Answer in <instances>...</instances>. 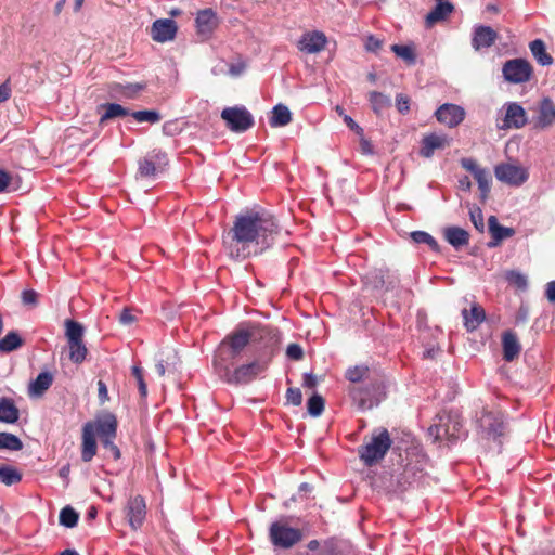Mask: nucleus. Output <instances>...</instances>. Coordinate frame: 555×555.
<instances>
[{
  "label": "nucleus",
  "instance_id": "47",
  "mask_svg": "<svg viewBox=\"0 0 555 555\" xmlns=\"http://www.w3.org/2000/svg\"><path fill=\"white\" fill-rule=\"evenodd\" d=\"M131 116L138 122L156 124V122H158L162 119L160 114L157 111H154V109H145V111L131 112Z\"/></svg>",
  "mask_w": 555,
  "mask_h": 555
},
{
  "label": "nucleus",
  "instance_id": "54",
  "mask_svg": "<svg viewBox=\"0 0 555 555\" xmlns=\"http://www.w3.org/2000/svg\"><path fill=\"white\" fill-rule=\"evenodd\" d=\"M101 443L104 449L108 450L112 453L114 460H119L121 456L119 448L115 444V438H108L101 440Z\"/></svg>",
  "mask_w": 555,
  "mask_h": 555
},
{
  "label": "nucleus",
  "instance_id": "5",
  "mask_svg": "<svg viewBox=\"0 0 555 555\" xmlns=\"http://www.w3.org/2000/svg\"><path fill=\"white\" fill-rule=\"evenodd\" d=\"M391 443L388 430L382 428L377 434H373L369 443L359 449V457L366 466H372L384 459Z\"/></svg>",
  "mask_w": 555,
  "mask_h": 555
},
{
  "label": "nucleus",
  "instance_id": "60",
  "mask_svg": "<svg viewBox=\"0 0 555 555\" xmlns=\"http://www.w3.org/2000/svg\"><path fill=\"white\" fill-rule=\"evenodd\" d=\"M134 321H135V318L132 314L131 310L129 308H124L119 315V322L124 325H130Z\"/></svg>",
  "mask_w": 555,
  "mask_h": 555
},
{
  "label": "nucleus",
  "instance_id": "40",
  "mask_svg": "<svg viewBox=\"0 0 555 555\" xmlns=\"http://www.w3.org/2000/svg\"><path fill=\"white\" fill-rule=\"evenodd\" d=\"M85 327L78 321L67 319L65 321V336L67 343L83 339Z\"/></svg>",
  "mask_w": 555,
  "mask_h": 555
},
{
  "label": "nucleus",
  "instance_id": "14",
  "mask_svg": "<svg viewBox=\"0 0 555 555\" xmlns=\"http://www.w3.org/2000/svg\"><path fill=\"white\" fill-rule=\"evenodd\" d=\"M555 124V103L548 96H544L538 104L537 115L533 117V129L545 130Z\"/></svg>",
  "mask_w": 555,
  "mask_h": 555
},
{
  "label": "nucleus",
  "instance_id": "2",
  "mask_svg": "<svg viewBox=\"0 0 555 555\" xmlns=\"http://www.w3.org/2000/svg\"><path fill=\"white\" fill-rule=\"evenodd\" d=\"M233 362H225V359L214 358L212 365L216 373L228 384L245 385L253 382L260 373L264 372L267 365L264 362L251 361L231 370Z\"/></svg>",
  "mask_w": 555,
  "mask_h": 555
},
{
  "label": "nucleus",
  "instance_id": "61",
  "mask_svg": "<svg viewBox=\"0 0 555 555\" xmlns=\"http://www.w3.org/2000/svg\"><path fill=\"white\" fill-rule=\"evenodd\" d=\"M344 121L349 129H351L359 135H363V128H361L351 116L345 114Z\"/></svg>",
  "mask_w": 555,
  "mask_h": 555
},
{
  "label": "nucleus",
  "instance_id": "10",
  "mask_svg": "<svg viewBox=\"0 0 555 555\" xmlns=\"http://www.w3.org/2000/svg\"><path fill=\"white\" fill-rule=\"evenodd\" d=\"M479 428L488 438L501 443V437L505 435L506 422L504 415L500 412H482L478 418Z\"/></svg>",
  "mask_w": 555,
  "mask_h": 555
},
{
  "label": "nucleus",
  "instance_id": "44",
  "mask_svg": "<svg viewBox=\"0 0 555 555\" xmlns=\"http://www.w3.org/2000/svg\"><path fill=\"white\" fill-rule=\"evenodd\" d=\"M79 514L72 506H65L61 509L59 515L60 525L65 528H74L77 526Z\"/></svg>",
  "mask_w": 555,
  "mask_h": 555
},
{
  "label": "nucleus",
  "instance_id": "18",
  "mask_svg": "<svg viewBox=\"0 0 555 555\" xmlns=\"http://www.w3.org/2000/svg\"><path fill=\"white\" fill-rule=\"evenodd\" d=\"M126 515L131 529L138 530L141 528L146 515V505L143 496L137 495L129 499Z\"/></svg>",
  "mask_w": 555,
  "mask_h": 555
},
{
  "label": "nucleus",
  "instance_id": "56",
  "mask_svg": "<svg viewBox=\"0 0 555 555\" xmlns=\"http://www.w3.org/2000/svg\"><path fill=\"white\" fill-rule=\"evenodd\" d=\"M246 63L242 60L231 63L229 65V75L232 77H240L246 70Z\"/></svg>",
  "mask_w": 555,
  "mask_h": 555
},
{
  "label": "nucleus",
  "instance_id": "34",
  "mask_svg": "<svg viewBox=\"0 0 555 555\" xmlns=\"http://www.w3.org/2000/svg\"><path fill=\"white\" fill-rule=\"evenodd\" d=\"M23 338L16 331H10L4 337L0 338V352L9 353L23 346Z\"/></svg>",
  "mask_w": 555,
  "mask_h": 555
},
{
  "label": "nucleus",
  "instance_id": "38",
  "mask_svg": "<svg viewBox=\"0 0 555 555\" xmlns=\"http://www.w3.org/2000/svg\"><path fill=\"white\" fill-rule=\"evenodd\" d=\"M22 473L11 466V465H2L0 466V482L10 487L18 483L22 480Z\"/></svg>",
  "mask_w": 555,
  "mask_h": 555
},
{
  "label": "nucleus",
  "instance_id": "6",
  "mask_svg": "<svg viewBox=\"0 0 555 555\" xmlns=\"http://www.w3.org/2000/svg\"><path fill=\"white\" fill-rule=\"evenodd\" d=\"M349 395L353 403L361 411H369L377 406L385 398L384 386L382 383L375 382L364 387H351Z\"/></svg>",
  "mask_w": 555,
  "mask_h": 555
},
{
  "label": "nucleus",
  "instance_id": "25",
  "mask_svg": "<svg viewBox=\"0 0 555 555\" xmlns=\"http://www.w3.org/2000/svg\"><path fill=\"white\" fill-rule=\"evenodd\" d=\"M443 236L444 240L456 250L469 243V233L461 227L452 225L446 228Z\"/></svg>",
  "mask_w": 555,
  "mask_h": 555
},
{
  "label": "nucleus",
  "instance_id": "58",
  "mask_svg": "<svg viewBox=\"0 0 555 555\" xmlns=\"http://www.w3.org/2000/svg\"><path fill=\"white\" fill-rule=\"evenodd\" d=\"M38 294L34 289H24L22 292V301L25 305H35L37 304Z\"/></svg>",
  "mask_w": 555,
  "mask_h": 555
},
{
  "label": "nucleus",
  "instance_id": "12",
  "mask_svg": "<svg viewBox=\"0 0 555 555\" xmlns=\"http://www.w3.org/2000/svg\"><path fill=\"white\" fill-rule=\"evenodd\" d=\"M503 115L502 122L496 124L499 129H520L528 122L525 108L517 102H507L500 109Z\"/></svg>",
  "mask_w": 555,
  "mask_h": 555
},
{
  "label": "nucleus",
  "instance_id": "22",
  "mask_svg": "<svg viewBox=\"0 0 555 555\" xmlns=\"http://www.w3.org/2000/svg\"><path fill=\"white\" fill-rule=\"evenodd\" d=\"M488 228L491 234V240L487 243V246L489 248L498 247L503 240L509 238L515 235V230L509 227L501 225L495 216L489 217Z\"/></svg>",
  "mask_w": 555,
  "mask_h": 555
},
{
  "label": "nucleus",
  "instance_id": "64",
  "mask_svg": "<svg viewBox=\"0 0 555 555\" xmlns=\"http://www.w3.org/2000/svg\"><path fill=\"white\" fill-rule=\"evenodd\" d=\"M545 296L550 302H555V280L546 284Z\"/></svg>",
  "mask_w": 555,
  "mask_h": 555
},
{
  "label": "nucleus",
  "instance_id": "41",
  "mask_svg": "<svg viewBox=\"0 0 555 555\" xmlns=\"http://www.w3.org/2000/svg\"><path fill=\"white\" fill-rule=\"evenodd\" d=\"M474 178L477 181L478 188L480 190V201L485 203L491 190L492 177L490 172L483 168Z\"/></svg>",
  "mask_w": 555,
  "mask_h": 555
},
{
  "label": "nucleus",
  "instance_id": "24",
  "mask_svg": "<svg viewBox=\"0 0 555 555\" xmlns=\"http://www.w3.org/2000/svg\"><path fill=\"white\" fill-rule=\"evenodd\" d=\"M496 31L485 25L475 26L472 38L473 48L478 51L483 48H490L496 40Z\"/></svg>",
  "mask_w": 555,
  "mask_h": 555
},
{
  "label": "nucleus",
  "instance_id": "37",
  "mask_svg": "<svg viewBox=\"0 0 555 555\" xmlns=\"http://www.w3.org/2000/svg\"><path fill=\"white\" fill-rule=\"evenodd\" d=\"M68 358L75 364H81L88 354L83 339L68 343Z\"/></svg>",
  "mask_w": 555,
  "mask_h": 555
},
{
  "label": "nucleus",
  "instance_id": "55",
  "mask_svg": "<svg viewBox=\"0 0 555 555\" xmlns=\"http://www.w3.org/2000/svg\"><path fill=\"white\" fill-rule=\"evenodd\" d=\"M461 166L469 171L474 177L483 169L477 165L474 158L470 157L462 158Z\"/></svg>",
  "mask_w": 555,
  "mask_h": 555
},
{
  "label": "nucleus",
  "instance_id": "7",
  "mask_svg": "<svg viewBox=\"0 0 555 555\" xmlns=\"http://www.w3.org/2000/svg\"><path fill=\"white\" fill-rule=\"evenodd\" d=\"M221 118L235 133H244L255 124L253 115L245 106L225 107L221 112Z\"/></svg>",
  "mask_w": 555,
  "mask_h": 555
},
{
  "label": "nucleus",
  "instance_id": "17",
  "mask_svg": "<svg viewBox=\"0 0 555 555\" xmlns=\"http://www.w3.org/2000/svg\"><path fill=\"white\" fill-rule=\"evenodd\" d=\"M166 164V153L153 151L139 162V173L144 178L154 177Z\"/></svg>",
  "mask_w": 555,
  "mask_h": 555
},
{
  "label": "nucleus",
  "instance_id": "48",
  "mask_svg": "<svg viewBox=\"0 0 555 555\" xmlns=\"http://www.w3.org/2000/svg\"><path fill=\"white\" fill-rule=\"evenodd\" d=\"M308 413L312 417H318L324 410V400L319 393H314L307 401Z\"/></svg>",
  "mask_w": 555,
  "mask_h": 555
},
{
  "label": "nucleus",
  "instance_id": "13",
  "mask_svg": "<svg viewBox=\"0 0 555 555\" xmlns=\"http://www.w3.org/2000/svg\"><path fill=\"white\" fill-rule=\"evenodd\" d=\"M494 175L500 182L511 186H520L529 178V172L525 167L509 163L498 164L494 167Z\"/></svg>",
  "mask_w": 555,
  "mask_h": 555
},
{
  "label": "nucleus",
  "instance_id": "36",
  "mask_svg": "<svg viewBox=\"0 0 555 555\" xmlns=\"http://www.w3.org/2000/svg\"><path fill=\"white\" fill-rule=\"evenodd\" d=\"M410 237L417 245H421V244L427 245L429 247V249L434 253L440 251V246H439L438 242L436 241V238L426 231H421V230L413 231L410 233Z\"/></svg>",
  "mask_w": 555,
  "mask_h": 555
},
{
  "label": "nucleus",
  "instance_id": "11",
  "mask_svg": "<svg viewBox=\"0 0 555 555\" xmlns=\"http://www.w3.org/2000/svg\"><path fill=\"white\" fill-rule=\"evenodd\" d=\"M414 456L415 461L409 460L398 476V485L402 490L413 487L424 477L426 456L422 453Z\"/></svg>",
  "mask_w": 555,
  "mask_h": 555
},
{
  "label": "nucleus",
  "instance_id": "45",
  "mask_svg": "<svg viewBox=\"0 0 555 555\" xmlns=\"http://www.w3.org/2000/svg\"><path fill=\"white\" fill-rule=\"evenodd\" d=\"M146 87V82H127L118 83L116 90L120 91L124 96L133 99L139 92L145 90Z\"/></svg>",
  "mask_w": 555,
  "mask_h": 555
},
{
  "label": "nucleus",
  "instance_id": "63",
  "mask_svg": "<svg viewBox=\"0 0 555 555\" xmlns=\"http://www.w3.org/2000/svg\"><path fill=\"white\" fill-rule=\"evenodd\" d=\"M98 395H99V400H100L101 403H104V402H106L108 400L107 386L101 379L98 382Z\"/></svg>",
  "mask_w": 555,
  "mask_h": 555
},
{
  "label": "nucleus",
  "instance_id": "26",
  "mask_svg": "<svg viewBox=\"0 0 555 555\" xmlns=\"http://www.w3.org/2000/svg\"><path fill=\"white\" fill-rule=\"evenodd\" d=\"M462 315L464 319V326L468 332L477 330L486 319L485 309L477 304H474L470 310L463 309Z\"/></svg>",
  "mask_w": 555,
  "mask_h": 555
},
{
  "label": "nucleus",
  "instance_id": "20",
  "mask_svg": "<svg viewBox=\"0 0 555 555\" xmlns=\"http://www.w3.org/2000/svg\"><path fill=\"white\" fill-rule=\"evenodd\" d=\"M178 27L171 18H158L152 25L151 36L156 42H167L175 39Z\"/></svg>",
  "mask_w": 555,
  "mask_h": 555
},
{
  "label": "nucleus",
  "instance_id": "30",
  "mask_svg": "<svg viewBox=\"0 0 555 555\" xmlns=\"http://www.w3.org/2000/svg\"><path fill=\"white\" fill-rule=\"evenodd\" d=\"M503 358L505 361H513L520 352V344L515 333L504 332L502 336Z\"/></svg>",
  "mask_w": 555,
  "mask_h": 555
},
{
  "label": "nucleus",
  "instance_id": "49",
  "mask_svg": "<svg viewBox=\"0 0 555 555\" xmlns=\"http://www.w3.org/2000/svg\"><path fill=\"white\" fill-rule=\"evenodd\" d=\"M505 279L509 284L517 286L519 289H526L528 287L527 276L517 270L507 271Z\"/></svg>",
  "mask_w": 555,
  "mask_h": 555
},
{
  "label": "nucleus",
  "instance_id": "39",
  "mask_svg": "<svg viewBox=\"0 0 555 555\" xmlns=\"http://www.w3.org/2000/svg\"><path fill=\"white\" fill-rule=\"evenodd\" d=\"M103 106L105 107V113L100 118V125H103L106 120L112 118L131 115V112L128 108L118 103H107Z\"/></svg>",
  "mask_w": 555,
  "mask_h": 555
},
{
  "label": "nucleus",
  "instance_id": "27",
  "mask_svg": "<svg viewBox=\"0 0 555 555\" xmlns=\"http://www.w3.org/2000/svg\"><path fill=\"white\" fill-rule=\"evenodd\" d=\"M448 143L446 135H440L437 133H429L425 135L422 140V146L420 150V154L426 158L433 156L436 150L443 149Z\"/></svg>",
  "mask_w": 555,
  "mask_h": 555
},
{
  "label": "nucleus",
  "instance_id": "15",
  "mask_svg": "<svg viewBox=\"0 0 555 555\" xmlns=\"http://www.w3.org/2000/svg\"><path fill=\"white\" fill-rule=\"evenodd\" d=\"M327 43L325 34L321 30L306 31L298 40L297 48L307 54H317L324 50Z\"/></svg>",
  "mask_w": 555,
  "mask_h": 555
},
{
  "label": "nucleus",
  "instance_id": "43",
  "mask_svg": "<svg viewBox=\"0 0 555 555\" xmlns=\"http://www.w3.org/2000/svg\"><path fill=\"white\" fill-rule=\"evenodd\" d=\"M391 51L408 65H414L416 63V54L411 46L396 43L391 46Z\"/></svg>",
  "mask_w": 555,
  "mask_h": 555
},
{
  "label": "nucleus",
  "instance_id": "23",
  "mask_svg": "<svg viewBox=\"0 0 555 555\" xmlns=\"http://www.w3.org/2000/svg\"><path fill=\"white\" fill-rule=\"evenodd\" d=\"M96 454L95 430L92 422H87L82 427L81 460L90 462Z\"/></svg>",
  "mask_w": 555,
  "mask_h": 555
},
{
  "label": "nucleus",
  "instance_id": "4",
  "mask_svg": "<svg viewBox=\"0 0 555 555\" xmlns=\"http://www.w3.org/2000/svg\"><path fill=\"white\" fill-rule=\"evenodd\" d=\"M251 332L238 326L235 331L228 334L220 343L214 358L225 359V362H233L251 340Z\"/></svg>",
  "mask_w": 555,
  "mask_h": 555
},
{
  "label": "nucleus",
  "instance_id": "46",
  "mask_svg": "<svg viewBox=\"0 0 555 555\" xmlns=\"http://www.w3.org/2000/svg\"><path fill=\"white\" fill-rule=\"evenodd\" d=\"M369 374V366L364 364H359L354 366H350L345 372V377L350 383H359L363 380Z\"/></svg>",
  "mask_w": 555,
  "mask_h": 555
},
{
  "label": "nucleus",
  "instance_id": "52",
  "mask_svg": "<svg viewBox=\"0 0 555 555\" xmlns=\"http://www.w3.org/2000/svg\"><path fill=\"white\" fill-rule=\"evenodd\" d=\"M286 401L288 404L298 406L302 402V395L299 388L289 387L286 390Z\"/></svg>",
  "mask_w": 555,
  "mask_h": 555
},
{
  "label": "nucleus",
  "instance_id": "9",
  "mask_svg": "<svg viewBox=\"0 0 555 555\" xmlns=\"http://www.w3.org/2000/svg\"><path fill=\"white\" fill-rule=\"evenodd\" d=\"M533 68L531 64L521 57L506 61L502 67L504 79L514 85L524 83L531 79Z\"/></svg>",
  "mask_w": 555,
  "mask_h": 555
},
{
  "label": "nucleus",
  "instance_id": "32",
  "mask_svg": "<svg viewBox=\"0 0 555 555\" xmlns=\"http://www.w3.org/2000/svg\"><path fill=\"white\" fill-rule=\"evenodd\" d=\"M271 114L272 115L269 119L271 127H283L289 124L292 120V113L289 108L282 103L274 105Z\"/></svg>",
  "mask_w": 555,
  "mask_h": 555
},
{
  "label": "nucleus",
  "instance_id": "3",
  "mask_svg": "<svg viewBox=\"0 0 555 555\" xmlns=\"http://www.w3.org/2000/svg\"><path fill=\"white\" fill-rule=\"evenodd\" d=\"M429 435L436 439L446 438L450 442H455L466 437L463 429V422L457 412L442 411L435 417V423L428 428Z\"/></svg>",
  "mask_w": 555,
  "mask_h": 555
},
{
  "label": "nucleus",
  "instance_id": "21",
  "mask_svg": "<svg viewBox=\"0 0 555 555\" xmlns=\"http://www.w3.org/2000/svg\"><path fill=\"white\" fill-rule=\"evenodd\" d=\"M92 423L94 425L95 435L99 436L100 441L108 438H116L118 422L113 413L106 412L99 415Z\"/></svg>",
  "mask_w": 555,
  "mask_h": 555
},
{
  "label": "nucleus",
  "instance_id": "53",
  "mask_svg": "<svg viewBox=\"0 0 555 555\" xmlns=\"http://www.w3.org/2000/svg\"><path fill=\"white\" fill-rule=\"evenodd\" d=\"M396 106L400 114H408L410 111V99L403 93L396 95Z\"/></svg>",
  "mask_w": 555,
  "mask_h": 555
},
{
  "label": "nucleus",
  "instance_id": "19",
  "mask_svg": "<svg viewBox=\"0 0 555 555\" xmlns=\"http://www.w3.org/2000/svg\"><path fill=\"white\" fill-rule=\"evenodd\" d=\"M196 31L203 39L211 37L218 26V17L212 9H204L197 12L195 18Z\"/></svg>",
  "mask_w": 555,
  "mask_h": 555
},
{
  "label": "nucleus",
  "instance_id": "50",
  "mask_svg": "<svg viewBox=\"0 0 555 555\" xmlns=\"http://www.w3.org/2000/svg\"><path fill=\"white\" fill-rule=\"evenodd\" d=\"M131 371H132V375L134 376V378L137 380L141 398H143V399L146 398L147 397V385L144 380L143 370L138 365H133Z\"/></svg>",
  "mask_w": 555,
  "mask_h": 555
},
{
  "label": "nucleus",
  "instance_id": "31",
  "mask_svg": "<svg viewBox=\"0 0 555 555\" xmlns=\"http://www.w3.org/2000/svg\"><path fill=\"white\" fill-rule=\"evenodd\" d=\"M53 375L50 372H41L30 382L28 395L30 397H41L52 385Z\"/></svg>",
  "mask_w": 555,
  "mask_h": 555
},
{
  "label": "nucleus",
  "instance_id": "62",
  "mask_svg": "<svg viewBox=\"0 0 555 555\" xmlns=\"http://www.w3.org/2000/svg\"><path fill=\"white\" fill-rule=\"evenodd\" d=\"M12 90L10 81L7 80L0 85V103L8 101L11 96Z\"/></svg>",
  "mask_w": 555,
  "mask_h": 555
},
{
  "label": "nucleus",
  "instance_id": "57",
  "mask_svg": "<svg viewBox=\"0 0 555 555\" xmlns=\"http://www.w3.org/2000/svg\"><path fill=\"white\" fill-rule=\"evenodd\" d=\"M286 354L289 359L300 360L304 356L302 348L298 344H291L286 348Z\"/></svg>",
  "mask_w": 555,
  "mask_h": 555
},
{
  "label": "nucleus",
  "instance_id": "35",
  "mask_svg": "<svg viewBox=\"0 0 555 555\" xmlns=\"http://www.w3.org/2000/svg\"><path fill=\"white\" fill-rule=\"evenodd\" d=\"M369 102L373 112L377 115H380L386 108L391 106L390 96L378 91H372L369 93Z\"/></svg>",
  "mask_w": 555,
  "mask_h": 555
},
{
  "label": "nucleus",
  "instance_id": "16",
  "mask_svg": "<svg viewBox=\"0 0 555 555\" xmlns=\"http://www.w3.org/2000/svg\"><path fill=\"white\" fill-rule=\"evenodd\" d=\"M435 116L439 122L453 128L464 120L465 111L456 104L444 103L437 108Z\"/></svg>",
  "mask_w": 555,
  "mask_h": 555
},
{
  "label": "nucleus",
  "instance_id": "8",
  "mask_svg": "<svg viewBox=\"0 0 555 555\" xmlns=\"http://www.w3.org/2000/svg\"><path fill=\"white\" fill-rule=\"evenodd\" d=\"M269 538L275 547L291 548L302 539L299 529L293 528L281 521H274L269 528Z\"/></svg>",
  "mask_w": 555,
  "mask_h": 555
},
{
  "label": "nucleus",
  "instance_id": "51",
  "mask_svg": "<svg viewBox=\"0 0 555 555\" xmlns=\"http://www.w3.org/2000/svg\"><path fill=\"white\" fill-rule=\"evenodd\" d=\"M469 218L476 230L479 232H483L485 221L481 208L478 206H474L473 208H470Z\"/></svg>",
  "mask_w": 555,
  "mask_h": 555
},
{
  "label": "nucleus",
  "instance_id": "29",
  "mask_svg": "<svg viewBox=\"0 0 555 555\" xmlns=\"http://www.w3.org/2000/svg\"><path fill=\"white\" fill-rule=\"evenodd\" d=\"M454 11V5L449 1H439L433 8L430 12L427 13L425 22L427 26H433L438 22H442L447 20V17Z\"/></svg>",
  "mask_w": 555,
  "mask_h": 555
},
{
  "label": "nucleus",
  "instance_id": "28",
  "mask_svg": "<svg viewBox=\"0 0 555 555\" xmlns=\"http://www.w3.org/2000/svg\"><path fill=\"white\" fill-rule=\"evenodd\" d=\"M20 418V410L13 399L9 397L0 398V423L15 424Z\"/></svg>",
  "mask_w": 555,
  "mask_h": 555
},
{
  "label": "nucleus",
  "instance_id": "59",
  "mask_svg": "<svg viewBox=\"0 0 555 555\" xmlns=\"http://www.w3.org/2000/svg\"><path fill=\"white\" fill-rule=\"evenodd\" d=\"M382 47V41L373 35L366 38L365 49L370 52H377Z\"/></svg>",
  "mask_w": 555,
  "mask_h": 555
},
{
  "label": "nucleus",
  "instance_id": "1",
  "mask_svg": "<svg viewBox=\"0 0 555 555\" xmlns=\"http://www.w3.org/2000/svg\"><path fill=\"white\" fill-rule=\"evenodd\" d=\"M280 232L275 218L264 211H246L235 217L233 227L229 232L231 236V255L246 258L247 248L255 243L261 248L273 244L274 236Z\"/></svg>",
  "mask_w": 555,
  "mask_h": 555
},
{
  "label": "nucleus",
  "instance_id": "33",
  "mask_svg": "<svg viewBox=\"0 0 555 555\" xmlns=\"http://www.w3.org/2000/svg\"><path fill=\"white\" fill-rule=\"evenodd\" d=\"M529 48L540 65L548 66L553 63V57L546 52V47L542 39H534L530 42Z\"/></svg>",
  "mask_w": 555,
  "mask_h": 555
},
{
  "label": "nucleus",
  "instance_id": "42",
  "mask_svg": "<svg viewBox=\"0 0 555 555\" xmlns=\"http://www.w3.org/2000/svg\"><path fill=\"white\" fill-rule=\"evenodd\" d=\"M23 449L22 440L14 434L0 433V450L20 451Z\"/></svg>",
  "mask_w": 555,
  "mask_h": 555
}]
</instances>
